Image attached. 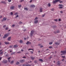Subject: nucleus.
I'll return each instance as SVG.
<instances>
[{
	"mask_svg": "<svg viewBox=\"0 0 66 66\" xmlns=\"http://www.w3.org/2000/svg\"><path fill=\"white\" fill-rule=\"evenodd\" d=\"M58 6H59V9H62L63 8V5L61 4H59Z\"/></svg>",
	"mask_w": 66,
	"mask_h": 66,
	"instance_id": "f257e3e1",
	"label": "nucleus"
},
{
	"mask_svg": "<svg viewBox=\"0 0 66 66\" xmlns=\"http://www.w3.org/2000/svg\"><path fill=\"white\" fill-rule=\"evenodd\" d=\"M9 36V34H5L4 36L3 37V38H5V37H7V36Z\"/></svg>",
	"mask_w": 66,
	"mask_h": 66,
	"instance_id": "f03ea898",
	"label": "nucleus"
},
{
	"mask_svg": "<svg viewBox=\"0 0 66 66\" xmlns=\"http://www.w3.org/2000/svg\"><path fill=\"white\" fill-rule=\"evenodd\" d=\"M60 1H61V0H55V1H53V3H56V2H57Z\"/></svg>",
	"mask_w": 66,
	"mask_h": 66,
	"instance_id": "7ed1b4c3",
	"label": "nucleus"
},
{
	"mask_svg": "<svg viewBox=\"0 0 66 66\" xmlns=\"http://www.w3.org/2000/svg\"><path fill=\"white\" fill-rule=\"evenodd\" d=\"M61 53H62V54H65V53H66V51H61Z\"/></svg>",
	"mask_w": 66,
	"mask_h": 66,
	"instance_id": "20e7f679",
	"label": "nucleus"
},
{
	"mask_svg": "<svg viewBox=\"0 0 66 66\" xmlns=\"http://www.w3.org/2000/svg\"><path fill=\"white\" fill-rule=\"evenodd\" d=\"M34 33V31H31V33H30V36H33V34Z\"/></svg>",
	"mask_w": 66,
	"mask_h": 66,
	"instance_id": "39448f33",
	"label": "nucleus"
},
{
	"mask_svg": "<svg viewBox=\"0 0 66 66\" xmlns=\"http://www.w3.org/2000/svg\"><path fill=\"white\" fill-rule=\"evenodd\" d=\"M24 62V60L23 59L22 60H21L20 61V63H23Z\"/></svg>",
	"mask_w": 66,
	"mask_h": 66,
	"instance_id": "423d86ee",
	"label": "nucleus"
},
{
	"mask_svg": "<svg viewBox=\"0 0 66 66\" xmlns=\"http://www.w3.org/2000/svg\"><path fill=\"white\" fill-rule=\"evenodd\" d=\"M7 62V60H4L3 62V63H6Z\"/></svg>",
	"mask_w": 66,
	"mask_h": 66,
	"instance_id": "0eeeda50",
	"label": "nucleus"
},
{
	"mask_svg": "<svg viewBox=\"0 0 66 66\" xmlns=\"http://www.w3.org/2000/svg\"><path fill=\"white\" fill-rule=\"evenodd\" d=\"M14 7H15L14 6H12L10 7V9L11 10H13Z\"/></svg>",
	"mask_w": 66,
	"mask_h": 66,
	"instance_id": "6e6552de",
	"label": "nucleus"
},
{
	"mask_svg": "<svg viewBox=\"0 0 66 66\" xmlns=\"http://www.w3.org/2000/svg\"><path fill=\"white\" fill-rule=\"evenodd\" d=\"M6 20V18L4 17L3 19V20H2V21H3L4 20Z\"/></svg>",
	"mask_w": 66,
	"mask_h": 66,
	"instance_id": "1a4fd4ad",
	"label": "nucleus"
},
{
	"mask_svg": "<svg viewBox=\"0 0 66 66\" xmlns=\"http://www.w3.org/2000/svg\"><path fill=\"white\" fill-rule=\"evenodd\" d=\"M35 6V5H30V7H34Z\"/></svg>",
	"mask_w": 66,
	"mask_h": 66,
	"instance_id": "9d476101",
	"label": "nucleus"
},
{
	"mask_svg": "<svg viewBox=\"0 0 66 66\" xmlns=\"http://www.w3.org/2000/svg\"><path fill=\"white\" fill-rule=\"evenodd\" d=\"M31 44V42L29 41H28L27 43H26V44L27 45H28V44Z\"/></svg>",
	"mask_w": 66,
	"mask_h": 66,
	"instance_id": "9b49d317",
	"label": "nucleus"
},
{
	"mask_svg": "<svg viewBox=\"0 0 66 66\" xmlns=\"http://www.w3.org/2000/svg\"><path fill=\"white\" fill-rule=\"evenodd\" d=\"M37 22H38V20H36L35 21L34 23H37Z\"/></svg>",
	"mask_w": 66,
	"mask_h": 66,
	"instance_id": "f8f14e48",
	"label": "nucleus"
},
{
	"mask_svg": "<svg viewBox=\"0 0 66 66\" xmlns=\"http://www.w3.org/2000/svg\"><path fill=\"white\" fill-rule=\"evenodd\" d=\"M17 45H15L13 47L14 48H16V47H17Z\"/></svg>",
	"mask_w": 66,
	"mask_h": 66,
	"instance_id": "ddd939ff",
	"label": "nucleus"
},
{
	"mask_svg": "<svg viewBox=\"0 0 66 66\" xmlns=\"http://www.w3.org/2000/svg\"><path fill=\"white\" fill-rule=\"evenodd\" d=\"M11 37H9L7 39L8 40H10L11 39Z\"/></svg>",
	"mask_w": 66,
	"mask_h": 66,
	"instance_id": "4468645a",
	"label": "nucleus"
},
{
	"mask_svg": "<svg viewBox=\"0 0 66 66\" xmlns=\"http://www.w3.org/2000/svg\"><path fill=\"white\" fill-rule=\"evenodd\" d=\"M55 44H56V45H59L60 44V43H57V42L55 43Z\"/></svg>",
	"mask_w": 66,
	"mask_h": 66,
	"instance_id": "2eb2a0df",
	"label": "nucleus"
},
{
	"mask_svg": "<svg viewBox=\"0 0 66 66\" xmlns=\"http://www.w3.org/2000/svg\"><path fill=\"white\" fill-rule=\"evenodd\" d=\"M2 54H3V51L0 53V55H2Z\"/></svg>",
	"mask_w": 66,
	"mask_h": 66,
	"instance_id": "dca6fc26",
	"label": "nucleus"
},
{
	"mask_svg": "<svg viewBox=\"0 0 66 66\" xmlns=\"http://www.w3.org/2000/svg\"><path fill=\"white\" fill-rule=\"evenodd\" d=\"M5 44L6 45H7V44H9V42H5Z\"/></svg>",
	"mask_w": 66,
	"mask_h": 66,
	"instance_id": "f3484780",
	"label": "nucleus"
},
{
	"mask_svg": "<svg viewBox=\"0 0 66 66\" xmlns=\"http://www.w3.org/2000/svg\"><path fill=\"white\" fill-rule=\"evenodd\" d=\"M14 61H12L11 62H10L11 64H13L14 63Z\"/></svg>",
	"mask_w": 66,
	"mask_h": 66,
	"instance_id": "a211bd4d",
	"label": "nucleus"
},
{
	"mask_svg": "<svg viewBox=\"0 0 66 66\" xmlns=\"http://www.w3.org/2000/svg\"><path fill=\"white\" fill-rule=\"evenodd\" d=\"M39 61H40V62H43V60L41 59H39Z\"/></svg>",
	"mask_w": 66,
	"mask_h": 66,
	"instance_id": "6ab92c4d",
	"label": "nucleus"
},
{
	"mask_svg": "<svg viewBox=\"0 0 66 66\" xmlns=\"http://www.w3.org/2000/svg\"><path fill=\"white\" fill-rule=\"evenodd\" d=\"M48 6H49V7L50 6H51V4L50 3H48Z\"/></svg>",
	"mask_w": 66,
	"mask_h": 66,
	"instance_id": "aec40b11",
	"label": "nucleus"
},
{
	"mask_svg": "<svg viewBox=\"0 0 66 66\" xmlns=\"http://www.w3.org/2000/svg\"><path fill=\"white\" fill-rule=\"evenodd\" d=\"M40 12H42V8H41L40 9Z\"/></svg>",
	"mask_w": 66,
	"mask_h": 66,
	"instance_id": "412c9836",
	"label": "nucleus"
},
{
	"mask_svg": "<svg viewBox=\"0 0 66 66\" xmlns=\"http://www.w3.org/2000/svg\"><path fill=\"white\" fill-rule=\"evenodd\" d=\"M24 10H26V11H28V8H24Z\"/></svg>",
	"mask_w": 66,
	"mask_h": 66,
	"instance_id": "4be33fe9",
	"label": "nucleus"
},
{
	"mask_svg": "<svg viewBox=\"0 0 66 66\" xmlns=\"http://www.w3.org/2000/svg\"><path fill=\"white\" fill-rule=\"evenodd\" d=\"M60 61H58V62L57 63L58 65H60Z\"/></svg>",
	"mask_w": 66,
	"mask_h": 66,
	"instance_id": "5701e85b",
	"label": "nucleus"
},
{
	"mask_svg": "<svg viewBox=\"0 0 66 66\" xmlns=\"http://www.w3.org/2000/svg\"><path fill=\"white\" fill-rule=\"evenodd\" d=\"M16 64L17 65H18L19 64V62H16Z\"/></svg>",
	"mask_w": 66,
	"mask_h": 66,
	"instance_id": "b1692460",
	"label": "nucleus"
},
{
	"mask_svg": "<svg viewBox=\"0 0 66 66\" xmlns=\"http://www.w3.org/2000/svg\"><path fill=\"white\" fill-rule=\"evenodd\" d=\"M20 43H22L23 42L22 40H20Z\"/></svg>",
	"mask_w": 66,
	"mask_h": 66,
	"instance_id": "393cba45",
	"label": "nucleus"
},
{
	"mask_svg": "<svg viewBox=\"0 0 66 66\" xmlns=\"http://www.w3.org/2000/svg\"><path fill=\"white\" fill-rule=\"evenodd\" d=\"M31 60H34V57H31Z\"/></svg>",
	"mask_w": 66,
	"mask_h": 66,
	"instance_id": "a878e982",
	"label": "nucleus"
},
{
	"mask_svg": "<svg viewBox=\"0 0 66 66\" xmlns=\"http://www.w3.org/2000/svg\"><path fill=\"white\" fill-rule=\"evenodd\" d=\"M18 14V13H17V12H16V13H14V15H17V14Z\"/></svg>",
	"mask_w": 66,
	"mask_h": 66,
	"instance_id": "bb28decb",
	"label": "nucleus"
},
{
	"mask_svg": "<svg viewBox=\"0 0 66 66\" xmlns=\"http://www.w3.org/2000/svg\"><path fill=\"white\" fill-rule=\"evenodd\" d=\"M38 19V18H37V17H36L35 18V19H34V20H36V19Z\"/></svg>",
	"mask_w": 66,
	"mask_h": 66,
	"instance_id": "cd10ccee",
	"label": "nucleus"
},
{
	"mask_svg": "<svg viewBox=\"0 0 66 66\" xmlns=\"http://www.w3.org/2000/svg\"><path fill=\"white\" fill-rule=\"evenodd\" d=\"M15 53L13 52L12 53H11V55H12L13 54H15Z\"/></svg>",
	"mask_w": 66,
	"mask_h": 66,
	"instance_id": "c85d7f7f",
	"label": "nucleus"
},
{
	"mask_svg": "<svg viewBox=\"0 0 66 66\" xmlns=\"http://www.w3.org/2000/svg\"><path fill=\"white\" fill-rule=\"evenodd\" d=\"M5 29L6 30H8V29H9V28L8 27H6V28Z\"/></svg>",
	"mask_w": 66,
	"mask_h": 66,
	"instance_id": "c756f323",
	"label": "nucleus"
},
{
	"mask_svg": "<svg viewBox=\"0 0 66 66\" xmlns=\"http://www.w3.org/2000/svg\"><path fill=\"white\" fill-rule=\"evenodd\" d=\"M21 6V5H18V7H20Z\"/></svg>",
	"mask_w": 66,
	"mask_h": 66,
	"instance_id": "7c9ffc66",
	"label": "nucleus"
},
{
	"mask_svg": "<svg viewBox=\"0 0 66 66\" xmlns=\"http://www.w3.org/2000/svg\"><path fill=\"white\" fill-rule=\"evenodd\" d=\"M54 21H57V19H55L54 20Z\"/></svg>",
	"mask_w": 66,
	"mask_h": 66,
	"instance_id": "2f4dec72",
	"label": "nucleus"
},
{
	"mask_svg": "<svg viewBox=\"0 0 66 66\" xmlns=\"http://www.w3.org/2000/svg\"><path fill=\"white\" fill-rule=\"evenodd\" d=\"M5 27H6V25H4L3 26V28H4Z\"/></svg>",
	"mask_w": 66,
	"mask_h": 66,
	"instance_id": "473e14b6",
	"label": "nucleus"
},
{
	"mask_svg": "<svg viewBox=\"0 0 66 66\" xmlns=\"http://www.w3.org/2000/svg\"><path fill=\"white\" fill-rule=\"evenodd\" d=\"M26 66H31L29 64H28V65H25Z\"/></svg>",
	"mask_w": 66,
	"mask_h": 66,
	"instance_id": "72a5a7b5",
	"label": "nucleus"
},
{
	"mask_svg": "<svg viewBox=\"0 0 66 66\" xmlns=\"http://www.w3.org/2000/svg\"><path fill=\"white\" fill-rule=\"evenodd\" d=\"M49 44L50 45H51V44H52V43L51 42H50L49 43Z\"/></svg>",
	"mask_w": 66,
	"mask_h": 66,
	"instance_id": "f704fd0d",
	"label": "nucleus"
},
{
	"mask_svg": "<svg viewBox=\"0 0 66 66\" xmlns=\"http://www.w3.org/2000/svg\"><path fill=\"white\" fill-rule=\"evenodd\" d=\"M18 16V15H17L15 17V18H17V17H18V16Z\"/></svg>",
	"mask_w": 66,
	"mask_h": 66,
	"instance_id": "c9c22d12",
	"label": "nucleus"
},
{
	"mask_svg": "<svg viewBox=\"0 0 66 66\" xmlns=\"http://www.w3.org/2000/svg\"><path fill=\"white\" fill-rule=\"evenodd\" d=\"M8 1L9 2H10L11 1V0H8Z\"/></svg>",
	"mask_w": 66,
	"mask_h": 66,
	"instance_id": "e433bc0d",
	"label": "nucleus"
},
{
	"mask_svg": "<svg viewBox=\"0 0 66 66\" xmlns=\"http://www.w3.org/2000/svg\"><path fill=\"white\" fill-rule=\"evenodd\" d=\"M33 50H33L31 49H28V50Z\"/></svg>",
	"mask_w": 66,
	"mask_h": 66,
	"instance_id": "4c0bfd02",
	"label": "nucleus"
},
{
	"mask_svg": "<svg viewBox=\"0 0 66 66\" xmlns=\"http://www.w3.org/2000/svg\"><path fill=\"white\" fill-rule=\"evenodd\" d=\"M14 26H15V24H13L12 26V27H14Z\"/></svg>",
	"mask_w": 66,
	"mask_h": 66,
	"instance_id": "58836bf2",
	"label": "nucleus"
},
{
	"mask_svg": "<svg viewBox=\"0 0 66 66\" xmlns=\"http://www.w3.org/2000/svg\"><path fill=\"white\" fill-rule=\"evenodd\" d=\"M24 1V0H21L20 1V2H22V1Z\"/></svg>",
	"mask_w": 66,
	"mask_h": 66,
	"instance_id": "ea45409f",
	"label": "nucleus"
},
{
	"mask_svg": "<svg viewBox=\"0 0 66 66\" xmlns=\"http://www.w3.org/2000/svg\"><path fill=\"white\" fill-rule=\"evenodd\" d=\"M11 15H13V12H11L10 13Z\"/></svg>",
	"mask_w": 66,
	"mask_h": 66,
	"instance_id": "a19ab883",
	"label": "nucleus"
},
{
	"mask_svg": "<svg viewBox=\"0 0 66 66\" xmlns=\"http://www.w3.org/2000/svg\"><path fill=\"white\" fill-rule=\"evenodd\" d=\"M10 59H11V57H9L8 58V60H10Z\"/></svg>",
	"mask_w": 66,
	"mask_h": 66,
	"instance_id": "79ce46f5",
	"label": "nucleus"
},
{
	"mask_svg": "<svg viewBox=\"0 0 66 66\" xmlns=\"http://www.w3.org/2000/svg\"><path fill=\"white\" fill-rule=\"evenodd\" d=\"M58 21H61V19H59L58 20Z\"/></svg>",
	"mask_w": 66,
	"mask_h": 66,
	"instance_id": "37998d69",
	"label": "nucleus"
},
{
	"mask_svg": "<svg viewBox=\"0 0 66 66\" xmlns=\"http://www.w3.org/2000/svg\"><path fill=\"white\" fill-rule=\"evenodd\" d=\"M51 10H52V11H54V9H52Z\"/></svg>",
	"mask_w": 66,
	"mask_h": 66,
	"instance_id": "c03bdc74",
	"label": "nucleus"
},
{
	"mask_svg": "<svg viewBox=\"0 0 66 66\" xmlns=\"http://www.w3.org/2000/svg\"><path fill=\"white\" fill-rule=\"evenodd\" d=\"M49 48H52V46H50L49 47Z\"/></svg>",
	"mask_w": 66,
	"mask_h": 66,
	"instance_id": "a18cd8bd",
	"label": "nucleus"
},
{
	"mask_svg": "<svg viewBox=\"0 0 66 66\" xmlns=\"http://www.w3.org/2000/svg\"><path fill=\"white\" fill-rule=\"evenodd\" d=\"M34 62L35 63H36L37 62V61H35Z\"/></svg>",
	"mask_w": 66,
	"mask_h": 66,
	"instance_id": "49530a36",
	"label": "nucleus"
},
{
	"mask_svg": "<svg viewBox=\"0 0 66 66\" xmlns=\"http://www.w3.org/2000/svg\"><path fill=\"white\" fill-rule=\"evenodd\" d=\"M60 32V31H57V33H59Z\"/></svg>",
	"mask_w": 66,
	"mask_h": 66,
	"instance_id": "de8ad7c7",
	"label": "nucleus"
},
{
	"mask_svg": "<svg viewBox=\"0 0 66 66\" xmlns=\"http://www.w3.org/2000/svg\"><path fill=\"white\" fill-rule=\"evenodd\" d=\"M62 57H63V58H64V57H65V56H62Z\"/></svg>",
	"mask_w": 66,
	"mask_h": 66,
	"instance_id": "09e8293b",
	"label": "nucleus"
},
{
	"mask_svg": "<svg viewBox=\"0 0 66 66\" xmlns=\"http://www.w3.org/2000/svg\"><path fill=\"white\" fill-rule=\"evenodd\" d=\"M30 52H31V54H33V52L32 51H31Z\"/></svg>",
	"mask_w": 66,
	"mask_h": 66,
	"instance_id": "8fccbe9b",
	"label": "nucleus"
},
{
	"mask_svg": "<svg viewBox=\"0 0 66 66\" xmlns=\"http://www.w3.org/2000/svg\"><path fill=\"white\" fill-rule=\"evenodd\" d=\"M12 46H10V48H12Z\"/></svg>",
	"mask_w": 66,
	"mask_h": 66,
	"instance_id": "3c124183",
	"label": "nucleus"
},
{
	"mask_svg": "<svg viewBox=\"0 0 66 66\" xmlns=\"http://www.w3.org/2000/svg\"><path fill=\"white\" fill-rule=\"evenodd\" d=\"M45 14H43L42 15V16L43 17H44V16H45Z\"/></svg>",
	"mask_w": 66,
	"mask_h": 66,
	"instance_id": "603ef678",
	"label": "nucleus"
},
{
	"mask_svg": "<svg viewBox=\"0 0 66 66\" xmlns=\"http://www.w3.org/2000/svg\"><path fill=\"white\" fill-rule=\"evenodd\" d=\"M21 53V52H18L17 53Z\"/></svg>",
	"mask_w": 66,
	"mask_h": 66,
	"instance_id": "864d4df0",
	"label": "nucleus"
},
{
	"mask_svg": "<svg viewBox=\"0 0 66 66\" xmlns=\"http://www.w3.org/2000/svg\"><path fill=\"white\" fill-rule=\"evenodd\" d=\"M23 51V50L22 49L21 50V51H22V52Z\"/></svg>",
	"mask_w": 66,
	"mask_h": 66,
	"instance_id": "5fc2aeb1",
	"label": "nucleus"
},
{
	"mask_svg": "<svg viewBox=\"0 0 66 66\" xmlns=\"http://www.w3.org/2000/svg\"><path fill=\"white\" fill-rule=\"evenodd\" d=\"M62 2V1H60L59 2L60 3H62V2Z\"/></svg>",
	"mask_w": 66,
	"mask_h": 66,
	"instance_id": "6e6d98bb",
	"label": "nucleus"
},
{
	"mask_svg": "<svg viewBox=\"0 0 66 66\" xmlns=\"http://www.w3.org/2000/svg\"><path fill=\"white\" fill-rule=\"evenodd\" d=\"M32 2V0H31L30 1V2L31 3Z\"/></svg>",
	"mask_w": 66,
	"mask_h": 66,
	"instance_id": "4d7b16f0",
	"label": "nucleus"
},
{
	"mask_svg": "<svg viewBox=\"0 0 66 66\" xmlns=\"http://www.w3.org/2000/svg\"><path fill=\"white\" fill-rule=\"evenodd\" d=\"M40 47V48H42V47H43V46L42 45Z\"/></svg>",
	"mask_w": 66,
	"mask_h": 66,
	"instance_id": "13d9d810",
	"label": "nucleus"
},
{
	"mask_svg": "<svg viewBox=\"0 0 66 66\" xmlns=\"http://www.w3.org/2000/svg\"><path fill=\"white\" fill-rule=\"evenodd\" d=\"M60 12L61 13H63V12H62V11H61Z\"/></svg>",
	"mask_w": 66,
	"mask_h": 66,
	"instance_id": "bf43d9fd",
	"label": "nucleus"
},
{
	"mask_svg": "<svg viewBox=\"0 0 66 66\" xmlns=\"http://www.w3.org/2000/svg\"><path fill=\"white\" fill-rule=\"evenodd\" d=\"M2 59V57H0V61Z\"/></svg>",
	"mask_w": 66,
	"mask_h": 66,
	"instance_id": "052dcab7",
	"label": "nucleus"
},
{
	"mask_svg": "<svg viewBox=\"0 0 66 66\" xmlns=\"http://www.w3.org/2000/svg\"><path fill=\"white\" fill-rule=\"evenodd\" d=\"M51 58H52V56H51L49 58V59H51Z\"/></svg>",
	"mask_w": 66,
	"mask_h": 66,
	"instance_id": "680f3d73",
	"label": "nucleus"
},
{
	"mask_svg": "<svg viewBox=\"0 0 66 66\" xmlns=\"http://www.w3.org/2000/svg\"><path fill=\"white\" fill-rule=\"evenodd\" d=\"M25 66V65L24 64H23V66Z\"/></svg>",
	"mask_w": 66,
	"mask_h": 66,
	"instance_id": "e2e57ef3",
	"label": "nucleus"
},
{
	"mask_svg": "<svg viewBox=\"0 0 66 66\" xmlns=\"http://www.w3.org/2000/svg\"><path fill=\"white\" fill-rule=\"evenodd\" d=\"M26 57H23V58H26Z\"/></svg>",
	"mask_w": 66,
	"mask_h": 66,
	"instance_id": "0e129e2a",
	"label": "nucleus"
},
{
	"mask_svg": "<svg viewBox=\"0 0 66 66\" xmlns=\"http://www.w3.org/2000/svg\"><path fill=\"white\" fill-rule=\"evenodd\" d=\"M64 60V59H63L62 60V61H63Z\"/></svg>",
	"mask_w": 66,
	"mask_h": 66,
	"instance_id": "69168bd1",
	"label": "nucleus"
},
{
	"mask_svg": "<svg viewBox=\"0 0 66 66\" xmlns=\"http://www.w3.org/2000/svg\"><path fill=\"white\" fill-rule=\"evenodd\" d=\"M8 61H9V62H10V60H8Z\"/></svg>",
	"mask_w": 66,
	"mask_h": 66,
	"instance_id": "338daca9",
	"label": "nucleus"
},
{
	"mask_svg": "<svg viewBox=\"0 0 66 66\" xmlns=\"http://www.w3.org/2000/svg\"><path fill=\"white\" fill-rule=\"evenodd\" d=\"M0 45H1V43L0 42Z\"/></svg>",
	"mask_w": 66,
	"mask_h": 66,
	"instance_id": "774afa93",
	"label": "nucleus"
}]
</instances>
